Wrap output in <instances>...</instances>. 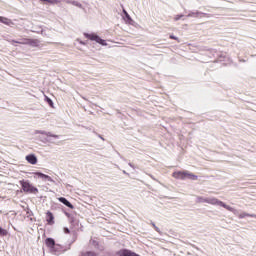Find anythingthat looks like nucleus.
Segmentation results:
<instances>
[{"label": "nucleus", "mask_w": 256, "mask_h": 256, "mask_svg": "<svg viewBox=\"0 0 256 256\" xmlns=\"http://www.w3.org/2000/svg\"><path fill=\"white\" fill-rule=\"evenodd\" d=\"M172 177H174V179H181V180L190 179L191 181H197V179H198L197 175H195L189 171L173 172Z\"/></svg>", "instance_id": "obj_1"}, {"label": "nucleus", "mask_w": 256, "mask_h": 256, "mask_svg": "<svg viewBox=\"0 0 256 256\" xmlns=\"http://www.w3.org/2000/svg\"><path fill=\"white\" fill-rule=\"evenodd\" d=\"M20 185L24 191V193H33L34 195H37L39 193V189H37L35 186H33L29 181H20Z\"/></svg>", "instance_id": "obj_2"}, {"label": "nucleus", "mask_w": 256, "mask_h": 256, "mask_svg": "<svg viewBox=\"0 0 256 256\" xmlns=\"http://www.w3.org/2000/svg\"><path fill=\"white\" fill-rule=\"evenodd\" d=\"M209 205H219L220 207H223L227 211H231L232 213L235 212V209L227 204H225L223 201L217 199V198H208Z\"/></svg>", "instance_id": "obj_3"}, {"label": "nucleus", "mask_w": 256, "mask_h": 256, "mask_svg": "<svg viewBox=\"0 0 256 256\" xmlns=\"http://www.w3.org/2000/svg\"><path fill=\"white\" fill-rule=\"evenodd\" d=\"M84 37L86 39H89L90 41H95L96 43H99L100 45H107V43L105 42V40L101 39V37H99V35L95 34V33H84Z\"/></svg>", "instance_id": "obj_4"}, {"label": "nucleus", "mask_w": 256, "mask_h": 256, "mask_svg": "<svg viewBox=\"0 0 256 256\" xmlns=\"http://www.w3.org/2000/svg\"><path fill=\"white\" fill-rule=\"evenodd\" d=\"M118 255L119 256H140L139 254L129 250V249H121L119 252H118Z\"/></svg>", "instance_id": "obj_5"}, {"label": "nucleus", "mask_w": 256, "mask_h": 256, "mask_svg": "<svg viewBox=\"0 0 256 256\" xmlns=\"http://www.w3.org/2000/svg\"><path fill=\"white\" fill-rule=\"evenodd\" d=\"M33 175L34 177H38L39 179H46L47 181H50V182L53 181V178H51V176L47 174H43L41 172H34Z\"/></svg>", "instance_id": "obj_6"}, {"label": "nucleus", "mask_w": 256, "mask_h": 256, "mask_svg": "<svg viewBox=\"0 0 256 256\" xmlns=\"http://www.w3.org/2000/svg\"><path fill=\"white\" fill-rule=\"evenodd\" d=\"M9 43H11V45H15V43H17L18 45H29V38H22L20 39V41L9 40Z\"/></svg>", "instance_id": "obj_7"}, {"label": "nucleus", "mask_w": 256, "mask_h": 256, "mask_svg": "<svg viewBox=\"0 0 256 256\" xmlns=\"http://www.w3.org/2000/svg\"><path fill=\"white\" fill-rule=\"evenodd\" d=\"M26 161L30 163V165H37V157L34 154L27 155Z\"/></svg>", "instance_id": "obj_8"}, {"label": "nucleus", "mask_w": 256, "mask_h": 256, "mask_svg": "<svg viewBox=\"0 0 256 256\" xmlns=\"http://www.w3.org/2000/svg\"><path fill=\"white\" fill-rule=\"evenodd\" d=\"M54 219H55V217L53 216V213L48 211L46 213V221H47L48 225H53L55 223Z\"/></svg>", "instance_id": "obj_9"}, {"label": "nucleus", "mask_w": 256, "mask_h": 256, "mask_svg": "<svg viewBox=\"0 0 256 256\" xmlns=\"http://www.w3.org/2000/svg\"><path fill=\"white\" fill-rule=\"evenodd\" d=\"M45 244L48 249H55V240L53 238H47Z\"/></svg>", "instance_id": "obj_10"}, {"label": "nucleus", "mask_w": 256, "mask_h": 256, "mask_svg": "<svg viewBox=\"0 0 256 256\" xmlns=\"http://www.w3.org/2000/svg\"><path fill=\"white\" fill-rule=\"evenodd\" d=\"M40 2H42L43 5H57L61 3V0H40Z\"/></svg>", "instance_id": "obj_11"}, {"label": "nucleus", "mask_w": 256, "mask_h": 256, "mask_svg": "<svg viewBox=\"0 0 256 256\" xmlns=\"http://www.w3.org/2000/svg\"><path fill=\"white\" fill-rule=\"evenodd\" d=\"M60 203H63V205H66V207H69V209H74L73 204L71 202L67 201L64 197L58 198Z\"/></svg>", "instance_id": "obj_12"}, {"label": "nucleus", "mask_w": 256, "mask_h": 256, "mask_svg": "<svg viewBox=\"0 0 256 256\" xmlns=\"http://www.w3.org/2000/svg\"><path fill=\"white\" fill-rule=\"evenodd\" d=\"M40 43H41V41H39L38 39L29 38V40H28V45H30L31 47H39Z\"/></svg>", "instance_id": "obj_13"}, {"label": "nucleus", "mask_w": 256, "mask_h": 256, "mask_svg": "<svg viewBox=\"0 0 256 256\" xmlns=\"http://www.w3.org/2000/svg\"><path fill=\"white\" fill-rule=\"evenodd\" d=\"M0 23H3L4 25H13V21L7 17L0 16Z\"/></svg>", "instance_id": "obj_14"}, {"label": "nucleus", "mask_w": 256, "mask_h": 256, "mask_svg": "<svg viewBox=\"0 0 256 256\" xmlns=\"http://www.w3.org/2000/svg\"><path fill=\"white\" fill-rule=\"evenodd\" d=\"M79 256H97V253L93 251H84V252H81Z\"/></svg>", "instance_id": "obj_15"}, {"label": "nucleus", "mask_w": 256, "mask_h": 256, "mask_svg": "<svg viewBox=\"0 0 256 256\" xmlns=\"http://www.w3.org/2000/svg\"><path fill=\"white\" fill-rule=\"evenodd\" d=\"M209 198H204V197H197V203H208Z\"/></svg>", "instance_id": "obj_16"}, {"label": "nucleus", "mask_w": 256, "mask_h": 256, "mask_svg": "<svg viewBox=\"0 0 256 256\" xmlns=\"http://www.w3.org/2000/svg\"><path fill=\"white\" fill-rule=\"evenodd\" d=\"M46 101H47L48 105H50V107H53V100H51V98L46 96Z\"/></svg>", "instance_id": "obj_17"}, {"label": "nucleus", "mask_w": 256, "mask_h": 256, "mask_svg": "<svg viewBox=\"0 0 256 256\" xmlns=\"http://www.w3.org/2000/svg\"><path fill=\"white\" fill-rule=\"evenodd\" d=\"M123 13L127 19H131V16H129V13H127L126 9H123Z\"/></svg>", "instance_id": "obj_18"}, {"label": "nucleus", "mask_w": 256, "mask_h": 256, "mask_svg": "<svg viewBox=\"0 0 256 256\" xmlns=\"http://www.w3.org/2000/svg\"><path fill=\"white\" fill-rule=\"evenodd\" d=\"M170 39H173L174 41H177L179 43V38L173 35H170Z\"/></svg>", "instance_id": "obj_19"}, {"label": "nucleus", "mask_w": 256, "mask_h": 256, "mask_svg": "<svg viewBox=\"0 0 256 256\" xmlns=\"http://www.w3.org/2000/svg\"><path fill=\"white\" fill-rule=\"evenodd\" d=\"M181 17H183V15H176L174 17V21H179V19H181Z\"/></svg>", "instance_id": "obj_20"}, {"label": "nucleus", "mask_w": 256, "mask_h": 256, "mask_svg": "<svg viewBox=\"0 0 256 256\" xmlns=\"http://www.w3.org/2000/svg\"><path fill=\"white\" fill-rule=\"evenodd\" d=\"M64 233L69 234L71 231H69V228H64Z\"/></svg>", "instance_id": "obj_21"}, {"label": "nucleus", "mask_w": 256, "mask_h": 256, "mask_svg": "<svg viewBox=\"0 0 256 256\" xmlns=\"http://www.w3.org/2000/svg\"><path fill=\"white\" fill-rule=\"evenodd\" d=\"M51 45H61L59 42H50Z\"/></svg>", "instance_id": "obj_22"}, {"label": "nucleus", "mask_w": 256, "mask_h": 256, "mask_svg": "<svg viewBox=\"0 0 256 256\" xmlns=\"http://www.w3.org/2000/svg\"><path fill=\"white\" fill-rule=\"evenodd\" d=\"M48 137H54L55 139H57V135H51V134H48Z\"/></svg>", "instance_id": "obj_23"}, {"label": "nucleus", "mask_w": 256, "mask_h": 256, "mask_svg": "<svg viewBox=\"0 0 256 256\" xmlns=\"http://www.w3.org/2000/svg\"><path fill=\"white\" fill-rule=\"evenodd\" d=\"M80 44H81V45H85V43H83V42H80Z\"/></svg>", "instance_id": "obj_24"}]
</instances>
